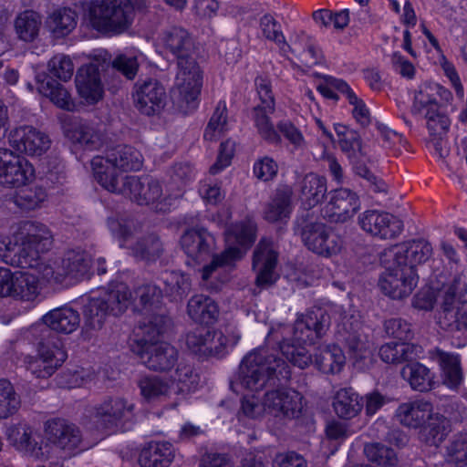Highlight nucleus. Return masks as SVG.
<instances>
[{
    "instance_id": "35",
    "label": "nucleus",
    "mask_w": 467,
    "mask_h": 467,
    "mask_svg": "<svg viewBox=\"0 0 467 467\" xmlns=\"http://www.w3.org/2000/svg\"><path fill=\"white\" fill-rule=\"evenodd\" d=\"M420 116L423 117L426 121V127L430 134L429 146L433 148L440 158H443L447 154L444 138L451 126L449 117L441 112L440 108L426 111Z\"/></svg>"
},
{
    "instance_id": "29",
    "label": "nucleus",
    "mask_w": 467,
    "mask_h": 467,
    "mask_svg": "<svg viewBox=\"0 0 467 467\" xmlns=\"http://www.w3.org/2000/svg\"><path fill=\"white\" fill-rule=\"evenodd\" d=\"M359 208L358 196L349 189L340 188L331 192L324 213L331 222L343 223L352 218Z\"/></svg>"
},
{
    "instance_id": "54",
    "label": "nucleus",
    "mask_w": 467,
    "mask_h": 467,
    "mask_svg": "<svg viewBox=\"0 0 467 467\" xmlns=\"http://www.w3.org/2000/svg\"><path fill=\"white\" fill-rule=\"evenodd\" d=\"M39 92L49 99L58 108L71 111L75 108V102L71 95L62 85L52 79L41 81L37 87Z\"/></svg>"
},
{
    "instance_id": "61",
    "label": "nucleus",
    "mask_w": 467,
    "mask_h": 467,
    "mask_svg": "<svg viewBox=\"0 0 467 467\" xmlns=\"http://www.w3.org/2000/svg\"><path fill=\"white\" fill-rule=\"evenodd\" d=\"M277 130L292 146L294 150H304L306 146V140L302 131L291 120L282 119L277 123Z\"/></svg>"
},
{
    "instance_id": "30",
    "label": "nucleus",
    "mask_w": 467,
    "mask_h": 467,
    "mask_svg": "<svg viewBox=\"0 0 467 467\" xmlns=\"http://www.w3.org/2000/svg\"><path fill=\"white\" fill-rule=\"evenodd\" d=\"M440 327L451 333L467 334V301H457L455 294H444Z\"/></svg>"
},
{
    "instance_id": "18",
    "label": "nucleus",
    "mask_w": 467,
    "mask_h": 467,
    "mask_svg": "<svg viewBox=\"0 0 467 467\" xmlns=\"http://www.w3.org/2000/svg\"><path fill=\"white\" fill-rule=\"evenodd\" d=\"M135 404L121 396H107L92 409V416L104 428L123 426L135 415Z\"/></svg>"
},
{
    "instance_id": "25",
    "label": "nucleus",
    "mask_w": 467,
    "mask_h": 467,
    "mask_svg": "<svg viewBox=\"0 0 467 467\" xmlns=\"http://www.w3.org/2000/svg\"><path fill=\"white\" fill-rule=\"evenodd\" d=\"M9 142L17 151L29 156H40L50 148V139L32 126H20L9 134Z\"/></svg>"
},
{
    "instance_id": "7",
    "label": "nucleus",
    "mask_w": 467,
    "mask_h": 467,
    "mask_svg": "<svg viewBox=\"0 0 467 467\" xmlns=\"http://www.w3.org/2000/svg\"><path fill=\"white\" fill-rule=\"evenodd\" d=\"M147 6L143 0H91L87 18L96 31L106 35H119L130 26L135 10Z\"/></svg>"
},
{
    "instance_id": "6",
    "label": "nucleus",
    "mask_w": 467,
    "mask_h": 467,
    "mask_svg": "<svg viewBox=\"0 0 467 467\" xmlns=\"http://www.w3.org/2000/svg\"><path fill=\"white\" fill-rule=\"evenodd\" d=\"M395 417L404 427L420 428L421 439L430 445L438 446L448 433L449 420L443 415L433 412L431 402L423 399L400 404Z\"/></svg>"
},
{
    "instance_id": "26",
    "label": "nucleus",
    "mask_w": 467,
    "mask_h": 467,
    "mask_svg": "<svg viewBox=\"0 0 467 467\" xmlns=\"http://www.w3.org/2000/svg\"><path fill=\"white\" fill-rule=\"evenodd\" d=\"M358 221L364 231L381 239L395 238L403 229L402 222L396 216L374 210L364 212Z\"/></svg>"
},
{
    "instance_id": "49",
    "label": "nucleus",
    "mask_w": 467,
    "mask_h": 467,
    "mask_svg": "<svg viewBox=\"0 0 467 467\" xmlns=\"http://www.w3.org/2000/svg\"><path fill=\"white\" fill-rule=\"evenodd\" d=\"M270 112L263 108V105H257L253 108L251 112V119L256 130L257 135L264 140L271 144H279L281 136L275 127Z\"/></svg>"
},
{
    "instance_id": "16",
    "label": "nucleus",
    "mask_w": 467,
    "mask_h": 467,
    "mask_svg": "<svg viewBox=\"0 0 467 467\" xmlns=\"http://www.w3.org/2000/svg\"><path fill=\"white\" fill-rule=\"evenodd\" d=\"M304 406L303 395L295 389L281 387L264 395L265 412L281 420L299 418Z\"/></svg>"
},
{
    "instance_id": "56",
    "label": "nucleus",
    "mask_w": 467,
    "mask_h": 467,
    "mask_svg": "<svg viewBox=\"0 0 467 467\" xmlns=\"http://www.w3.org/2000/svg\"><path fill=\"white\" fill-rule=\"evenodd\" d=\"M227 130L226 104L220 101L207 124L203 138L205 140L214 141Z\"/></svg>"
},
{
    "instance_id": "27",
    "label": "nucleus",
    "mask_w": 467,
    "mask_h": 467,
    "mask_svg": "<svg viewBox=\"0 0 467 467\" xmlns=\"http://www.w3.org/2000/svg\"><path fill=\"white\" fill-rule=\"evenodd\" d=\"M277 263V253L274 244L266 239L260 241L254 254L253 268L256 271V285L260 289H268L277 276L274 270Z\"/></svg>"
},
{
    "instance_id": "24",
    "label": "nucleus",
    "mask_w": 467,
    "mask_h": 467,
    "mask_svg": "<svg viewBox=\"0 0 467 467\" xmlns=\"http://www.w3.org/2000/svg\"><path fill=\"white\" fill-rule=\"evenodd\" d=\"M133 99L140 112L147 116H153L164 109L166 91L157 79L149 78L136 83Z\"/></svg>"
},
{
    "instance_id": "4",
    "label": "nucleus",
    "mask_w": 467,
    "mask_h": 467,
    "mask_svg": "<svg viewBox=\"0 0 467 467\" xmlns=\"http://www.w3.org/2000/svg\"><path fill=\"white\" fill-rule=\"evenodd\" d=\"M51 244L52 235L46 225L26 222L12 237L0 239V258L5 263L38 272L40 254L47 251Z\"/></svg>"
},
{
    "instance_id": "60",
    "label": "nucleus",
    "mask_w": 467,
    "mask_h": 467,
    "mask_svg": "<svg viewBox=\"0 0 467 467\" xmlns=\"http://www.w3.org/2000/svg\"><path fill=\"white\" fill-rule=\"evenodd\" d=\"M317 89L324 98L338 100L337 92L346 98L351 90V88L343 79L326 76L323 80L317 85Z\"/></svg>"
},
{
    "instance_id": "11",
    "label": "nucleus",
    "mask_w": 467,
    "mask_h": 467,
    "mask_svg": "<svg viewBox=\"0 0 467 467\" xmlns=\"http://www.w3.org/2000/svg\"><path fill=\"white\" fill-rule=\"evenodd\" d=\"M126 188L124 195L139 204H154L155 209L161 212L170 210L172 201L183 195L182 187H178L175 192L172 191V185H165V190L161 182L151 179H140L136 176L126 177Z\"/></svg>"
},
{
    "instance_id": "22",
    "label": "nucleus",
    "mask_w": 467,
    "mask_h": 467,
    "mask_svg": "<svg viewBox=\"0 0 467 467\" xmlns=\"http://www.w3.org/2000/svg\"><path fill=\"white\" fill-rule=\"evenodd\" d=\"M45 440L52 448L64 451L67 454L78 450L82 442V434L78 427L63 419L48 420L44 424Z\"/></svg>"
},
{
    "instance_id": "59",
    "label": "nucleus",
    "mask_w": 467,
    "mask_h": 467,
    "mask_svg": "<svg viewBox=\"0 0 467 467\" xmlns=\"http://www.w3.org/2000/svg\"><path fill=\"white\" fill-rule=\"evenodd\" d=\"M259 27L265 39L274 42L278 48L286 47L281 25L272 15H264L259 20Z\"/></svg>"
},
{
    "instance_id": "8",
    "label": "nucleus",
    "mask_w": 467,
    "mask_h": 467,
    "mask_svg": "<svg viewBox=\"0 0 467 467\" xmlns=\"http://www.w3.org/2000/svg\"><path fill=\"white\" fill-rule=\"evenodd\" d=\"M256 224L247 219L228 226L224 232L225 249L213 256L212 262L202 271V280H208L217 269L232 266L240 260L255 241Z\"/></svg>"
},
{
    "instance_id": "46",
    "label": "nucleus",
    "mask_w": 467,
    "mask_h": 467,
    "mask_svg": "<svg viewBox=\"0 0 467 467\" xmlns=\"http://www.w3.org/2000/svg\"><path fill=\"white\" fill-rule=\"evenodd\" d=\"M345 363L346 357L343 350L337 345L320 346L314 354L315 366L326 374L340 372Z\"/></svg>"
},
{
    "instance_id": "3",
    "label": "nucleus",
    "mask_w": 467,
    "mask_h": 467,
    "mask_svg": "<svg viewBox=\"0 0 467 467\" xmlns=\"http://www.w3.org/2000/svg\"><path fill=\"white\" fill-rule=\"evenodd\" d=\"M330 326V317L322 309L308 311L297 317L293 327L283 326L280 350L286 359L300 368L312 363V355L303 344H312L321 337Z\"/></svg>"
},
{
    "instance_id": "14",
    "label": "nucleus",
    "mask_w": 467,
    "mask_h": 467,
    "mask_svg": "<svg viewBox=\"0 0 467 467\" xmlns=\"http://www.w3.org/2000/svg\"><path fill=\"white\" fill-rule=\"evenodd\" d=\"M132 294H103L91 298L84 308L83 332L99 330L103 327L107 314L123 313L130 304Z\"/></svg>"
},
{
    "instance_id": "17",
    "label": "nucleus",
    "mask_w": 467,
    "mask_h": 467,
    "mask_svg": "<svg viewBox=\"0 0 467 467\" xmlns=\"http://www.w3.org/2000/svg\"><path fill=\"white\" fill-rule=\"evenodd\" d=\"M189 277L180 272H166L161 279L158 280L152 286L147 285L143 289L148 292H184L190 289ZM142 289L138 285L130 272H123L118 275L114 280L109 283V292H127L131 290Z\"/></svg>"
},
{
    "instance_id": "38",
    "label": "nucleus",
    "mask_w": 467,
    "mask_h": 467,
    "mask_svg": "<svg viewBox=\"0 0 467 467\" xmlns=\"http://www.w3.org/2000/svg\"><path fill=\"white\" fill-rule=\"evenodd\" d=\"M159 44L174 55L178 61L193 57V39L182 27L174 26L165 30L159 37Z\"/></svg>"
},
{
    "instance_id": "43",
    "label": "nucleus",
    "mask_w": 467,
    "mask_h": 467,
    "mask_svg": "<svg viewBox=\"0 0 467 467\" xmlns=\"http://www.w3.org/2000/svg\"><path fill=\"white\" fill-rule=\"evenodd\" d=\"M174 448L168 441H150L140 451L141 467H169L174 459Z\"/></svg>"
},
{
    "instance_id": "57",
    "label": "nucleus",
    "mask_w": 467,
    "mask_h": 467,
    "mask_svg": "<svg viewBox=\"0 0 467 467\" xmlns=\"http://www.w3.org/2000/svg\"><path fill=\"white\" fill-rule=\"evenodd\" d=\"M14 196L15 203L24 210H34L46 200L47 194L40 187L21 186Z\"/></svg>"
},
{
    "instance_id": "50",
    "label": "nucleus",
    "mask_w": 467,
    "mask_h": 467,
    "mask_svg": "<svg viewBox=\"0 0 467 467\" xmlns=\"http://www.w3.org/2000/svg\"><path fill=\"white\" fill-rule=\"evenodd\" d=\"M107 158L122 173L129 171H139L142 167L141 153L131 146H118L106 154Z\"/></svg>"
},
{
    "instance_id": "9",
    "label": "nucleus",
    "mask_w": 467,
    "mask_h": 467,
    "mask_svg": "<svg viewBox=\"0 0 467 467\" xmlns=\"http://www.w3.org/2000/svg\"><path fill=\"white\" fill-rule=\"evenodd\" d=\"M202 86V71L195 58L179 60L178 71L171 90L173 106L183 114L194 110L199 103Z\"/></svg>"
},
{
    "instance_id": "19",
    "label": "nucleus",
    "mask_w": 467,
    "mask_h": 467,
    "mask_svg": "<svg viewBox=\"0 0 467 467\" xmlns=\"http://www.w3.org/2000/svg\"><path fill=\"white\" fill-rule=\"evenodd\" d=\"M337 337L353 359H365L372 353V344L361 331L359 318L354 315L342 317L337 326Z\"/></svg>"
},
{
    "instance_id": "37",
    "label": "nucleus",
    "mask_w": 467,
    "mask_h": 467,
    "mask_svg": "<svg viewBox=\"0 0 467 467\" xmlns=\"http://www.w3.org/2000/svg\"><path fill=\"white\" fill-rule=\"evenodd\" d=\"M240 338V332L234 324H224L217 329L210 330L205 358L224 357L237 345Z\"/></svg>"
},
{
    "instance_id": "42",
    "label": "nucleus",
    "mask_w": 467,
    "mask_h": 467,
    "mask_svg": "<svg viewBox=\"0 0 467 467\" xmlns=\"http://www.w3.org/2000/svg\"><path fill=\"white\" fill-rule=\"evenodd\" d=\"M187 314L196 323L211 325L219 317V306L206 294H194L188 301Z\"/></svg>"
},
{
    "instance_id": "31",
    "label": "nucleus",
    "mask_w": 467,
    "mask_h": 467,
    "mask_svg": "<svg viewBox=\"0 0 467 467\" xmlns=\"http://www.w3.org/2000/svg\"><path fill=\"white\" fill-rule=\"evenodd\" d=\"M91 168L95 180L105 190L124 194L126 188V177L107 158V156H96L91 161Z\"/></svg>"
},
{
    "instance_id": "52",
    "label": "nucleus",
    "mask_w": 467,
    "mask_h": 467,
    "mask_svg": "<svg viewBox=\"0 0 467 467\" xmlns=\"http://www.w3.org/2000/svg\"><path fill=\"white\" fill-rule=\"evenodd\" d=\"M40 26L41 17L32 10L19 14L15 21L16 33L25 42L34 41L38 36Z\"/></svg>"
},
{
    "instance_id": "45",
    "label": "nucleus",
    "mask_w": 467,
    "mask_h": 467,
    "mask_svg": "<svg viewBox=\"0 0 467 467\" xmlns=\"http://www.w3.org/2000/svg\"><path fill=\"white\" fill-rule=\"evenodd\" d=\"M39 280L35 273L17 271L0 267V292H25L38 287Z\"/></svg>"
},
{
    "instance_id": "36",
    "label": "nucleus",
    "mask_w": 467,
    "mask_h": 467,
    "mask_svg": "<svg viewBox=\"0 0 467 467\" xmlns=\"http://www.w3.org/2000/svg\"><path fill=\"white\" fill-rule=\"evenodd\" d=\"M451 94L449 90L434 82H423L415 90L411 111L420 115L426 111L440 108L438 99L450 100Z\"/></svg>"
},
{
    "instance_id": "1",
    "label": "nucleus",
    "mask_w": 467,
    "mask_h": 467,
    "mask_svg": "<svg viewBox=\"0 0 467 467\" xmlns=\"http://www.w3.org/2000/svg\"><path fill=\"white\" fill-rule=\"evenodd\" d=\"M162 294H141L140 303L141 308L136 310L144 316L138 327V335L141 337L137 340L132 350L140 357L141 362L153 371H168L178 361V350L169 343L156 340L165 332L170 325V318L161 311Z\"/></svg>"
},
{
    "instance_id": "5",
    "label": "nucleus",
    "mask_w": 467,
    "mask_h": 467,
    "mask_svg": "<svg viewBox=\"0 0 467 467\" xmlns=\"http://www.w3.org/2000/svg\"><path fill=\"white\" fill-rule=\"evenodd\" d=\"M279 380L290 378L289 366L278 358L275 351L260 347L249 352L239 366L237 377L232 382V389L238 392H259L263 390L272 378Z\"/></svg>"
},
{
    "instance_id": "39",
    "label": "nucleus",
    "mask_w": 467,
    "mask_h": 467,
    "mask_svg": "<svg viewBox=\"0 0 467 467\" xmlns=\"http://www.w3.org/2000/svg\"><path fill=\"white\" fill-rule=\"evenodd\" d=\"M293 190L288 185L277 188L274 197L265 205L263 217L269 223H286L292 213Z\"/></svg>"
},
{
    "instance_id": "63",
    "label": "nucleus",
    "mask_w": 467,
    "mask_h": 467,
    "mask_svg": "<svg viewBox=\"0 0 467 467\" xmlns=\"http://www.w3.org/2000/svg\"><path fill=\"white\" fill-rule=\"evenodd\" d=\"M48 71L54 77L63 81L69 80L74 73L71 58L64 54L55 55L47 64Z\"/></svg>"
},
{
    "instance_id": "2",
    "label": "nucleus",
    "mask_w": 467,
    "mask_h": 467,
    "mask_svg": "<svg viewBox=\"0 0 467 467\" xmlns=\"http://www.w3.org/2000/svg\"><path fill=\"white\" fill-rule=\"evenodd\" d=\"M431 245L426 241H413L390 246L381 252L379 260L386 272L379 286L383 292H410L418 283L417 265L431 255Z\"/></svg>"
},
{
    "instance_id": "33",
    "label": "nucleus",
    "mask_w": 467,
    "mask_h": 467,
    "mask_svg": "<svg viewBox=\"0 0 467 467\" xmlns=\"http://www.w3.org/2000/svg\"><path fill=\"white\" fill-rule=\"evenodd\" d=\"M137 385L142 400L148 404L164 402L176 393L175 383L171 379L157 375L143 376Z\"/></svg>"
},
{
    "instance_id": "64",
    "label": "nucleus",
    "mask_w": 467,
    "mask_h": 467,
    "mask_svg": "<svg viewBox=\"0 0 467 467\" xmlns=\"http://www.w3.org/2000/svg\"><path fill=\"white\" fill-rule=\"evenodd\" d=\"M447 460L456 467L467 465V436L461 435L450 443L447 448Z\"/></svg>"
},
{
    "instance_id": "53",
    "label": "nucleus",
    "mask_w": 467,
    "mask_h": 467,
    "mask_svg": "<svg viewBox=\"0 0 467 467\" xmlns=\"http://www.w3.org/2000/svg\"><path fill=\"white\" fill-rule=\"evenodd\" d=\"M418 347L406 343H387L379 348V357L386 363L398 364L413 358L417 355Z\"/></svg>"
},
{
    "instance_id": "28",
    "label": "nucleus",
    "mask_w": 467,
    "mask_h": 467,
    "mask_svg": "<svg viewBox=\"0 0 467 467\" xmlns=\"http://www.w3.org/2000/svg\"><path fill=\"white\" fill-rule=\"evenodd\" d=\"M186 255L195 263L205 261L216 249L214 236L204 228H191L181 238Z\"/></svg>"
},
{
    "instance_id": "48",
    "label": "nucleus",
    "mask_w": 467,
    "mask_h": 467,
    "mask_svg": "<svg viewBox=\"0 0 467 467\" xmlns=\"http://www.w3.org/2000/svg\"><path fill=\"white\" fill-rule=\"evenodd\" d=\"M401 376L416 391H430L436 386L435 375L430 368L419 362L405 366L401 370Z\"/></svg>"
},
{
    "instance_id": "32",
    "label": "nucleus",
    "mask_w": 467,
    "mask_h": 467,
    "mask_svg": "<svg viewBox=\"0 0 467 467\" xmlns=\"http://www.w3.org/2000/svg\"><path fill=\"white\" fill-rule=\"evenodd\" d=\"M76 88L79 97L88 104L99 101L104 94L99 64L90 63L81 67L76 76Z\"/></svg>"
},
{
    "instance_id": "10",
    "label": "nucleus",
    "mask_w": 467,
    "mask_h": 467,
    "mask_svg": "<svg viewBox=\"0 0 467 467\" xmlns=\"http://www.w3.org/2000/svg\"><path fill=\"white\" fill-rule=\"evenodd\" d=\"M108 227L119 246L130 249L136 257L151 261L157 258L161 252V244L154 235L144 239L138 236L140 226L133 219L109 218Z\"/></svg>"
},
{
    "instance_id": "62",
    "label": "nucleus",
    "mask_w": 467,
    "mask_h": 467,
    "mask_svg": "<svg viewBox=\"0 0 467 467\" xmlns=\"http://www.w3.org/2000/svg\"><path fill=\"white\" fill-rule=\"evenodd\" d=\"M208 337H210V329L204 327H196L189 331L185 337L187 348L192 353L205 358Z\"/></svg>"
},
{
    "instance_id": "41",
    "label": "nucleus",
    "mask_w": 467,
    "mask_h": 467,
    "mask_svg": "<svg viewBox=\"0 0 467 467\" xmlns=\"http://www.w3.org/2000/svg\"><path fill=\"white\" fill-rule=\"evenodd\" d=\"M327 192V180L316 173L306 174L298 184L299 199L306 209L319 204Z\"/></svg>"
},
{
    "instance_id": "23",
    "label": "nucleus",
    "mask_w": 467,
    "mask_h": 467,
    "mask_svg": "<svg viewBox=\"0 0 467 467\" xmlns=\"http://www.w3.org/2000/svg\"><path fill=\"white\" fill-rule=\"evenodd\" d=\"M35 174L31 163L7 149H0V182L14 187L26 185Z\"/></svg>"
},
{
    "instance_id": "15",
    "label": "nucleus",
    "mask_w": 467,
    "mask_h": 467,
    "mask_svg": "<svg viewBox=\"0 0 467 467\" xmlns=\"http://www.w3.org/2000/svg\"><path fill=\"white\" fill-rule=\"evenodd\" d=\"M67 358L62 341L51 337L38 344L37 355L26 357V369L36 379H48L62 366Z\"/></svg>"
},
{
    "instance_id": "34",
    "label": "nucleus",
    "mask_w": 467,
    "mask_h": 467,
    "mask_svg": "<svg viewBox=\"0 0 467 467\" xmlns=\"http://www.w3.org/2000/svg\"><path fill=\"white\" fill-rule=\"evenodd\" d=\"M65 136L75 145L92 150L99 145L100 138L96 130L86 120L67 116L62 119Z\"/></svg>"
},
{
    "instance_id": "58",
    "label": "nucleus",
    "mask_w": 467,
    "mask_h": 467,
    "mask_svg": "<svg viewBox=\"0 0 467 467\" xmlns=\"http://www.w3.org/2000/svg\"><path fill=\"white\" fill-rule=\"evenodd\" d=\"M364 453L369 462L383 467H391L398 462L397 454L394 450L380 443L366 444Z\"/></svg>"
},
{
    "instance_id": "20",
    "label": "nucleus",
    "mask_w": 467,
    "mask_h": 467,
    "mask_svg": "<svg viewBox=\"0 0 467 467\" xmlns=\"http://www.w3.org/2000/svg\"><path fill=\"white\" fill-rule=\"evenodd\" d=\"M301 237L308 250L324 257L337 254L342 248L341 239L323 223H306Z\"/></svg>"
},
{
    "instance_id": "21",
    "label": "nucleus",
    "mask_w": 467,
    "mask_h": 467,
    "mask_svg": "<svg viewBox=\"0 0 467 467\" xmlns=\"http://www.w3.org/2000/svg\"><path fill=\"white\" fill-rule=\"evenodd\" d=\"M7 438L16 450L40 461L52 457V448L46 441H37L40 435L29 425L19 423L7 430Z\"/></svg>"
},
{
    "instance_id": "40",
    "label": "nucleus",
    "mask_w": 467,
    "mask_h": 467,
    "mask_svg": "<svg viewBox=\"0 0 467 467\" xmlns=\"http://www.w3.org/2000/svg\"><path fill=\"white\" fill-rule=\"evenodd\" d=\"M364 407L363 399L352 388L337 389L332 398L335 414L342 420L356 418Z\"/></svg>"
},
{
    "instance_id": "55",
    "label": "nucleus",
    "mask_w": 467,
    "mask_h": 467,
    "mask_svg": "<svg viewBox=\"0 0 467 467\" xmlns=\"http://www.w3.org/2000/svg\"><path fill=\"white\" fill-rule=\"evenodd\" d=\"M20 406V397L12 383L7 379H0V419L13 416Z\"/></svg>"
},
{
    "instance_id": "44",
    "label": "nucleus",
    "mask_w": 467,
    "mask_h": 467,
    "mask_svg": "<svg viewBox=\"0 0 467 467\" xmlns=\"http://www.w3.org/2000/svg\"><path fill=\"white\" fill-rule=\"evenodd\" d=\"M42 320L51 330L69 335L79 327L80 317L73 308L63 306L50 310L42 317Z\"/></svg>"
},
{
    "instance_id": "13",
    "label": "nucleus",
    "mask_w": 467,
    "mask_h": 467,
    "mask_svg": "<svg viewBox=\"0 0 467 467\" xmlns=\"http://www.w3.org/2000/svg\"><path fill=\"white\" fill-rule=\"evenodd\" d=\"M339 147L352 162L355 172L369 182L375 192H385L387 191V184L377 178L366 165V161H376L377 156L372 154L369 147L362 145L359 137L355 132H345L339 139Z\"/></svg>"
},
{
    "instance_id": "47",
    "label": "nucleus",
    "mask_w": 467,
    "mask_h": 467,
    "mask_svg": "<svg viewBox=\"0 0 467 467\" xmlns=\"http://www.w3.org/2000/svg\"><path fill=\"white\" fill-rule=\"evenodd\" d=\"M431 358L437 361L443 375L444 384L450 388H456L460 385L462 375L458 354L443 351L436 348L431 353Z\"/></svg>"
},
{
    "instance_id": "12",
    "label": "nucleus",
    "mask_w": 467,
    "mask_h": 467,
    "mask_svg": "<svg viewBox=\"0 0 467 467\" xmlns=\"http://www.w3.org/2000/svg\"><path fill=\"white\" fill-rule=\"evenodd\" d=\"M90 255L81 250L74 249L65 253L59 263L48 265L40 262L38 274L47 282L71 284L84 279L90 268Z\"/></svg>"
},
{
    "instance_id": "51",
    "label": "nucleus",
    "mask_w": 467,
    "mask_h": 467,
    "mask_svg": "<svg viewBox=\"0 0 467 467\" xmlns=\"http://www.w3.org/2000/svg\"><path fill=\"white\" fill-rule=\"evenodd\" d=\"M46 26L54 37H64L76 27L77 14L70 8L57 9L48 16Z\"/></svg>"
}]
</instances>
